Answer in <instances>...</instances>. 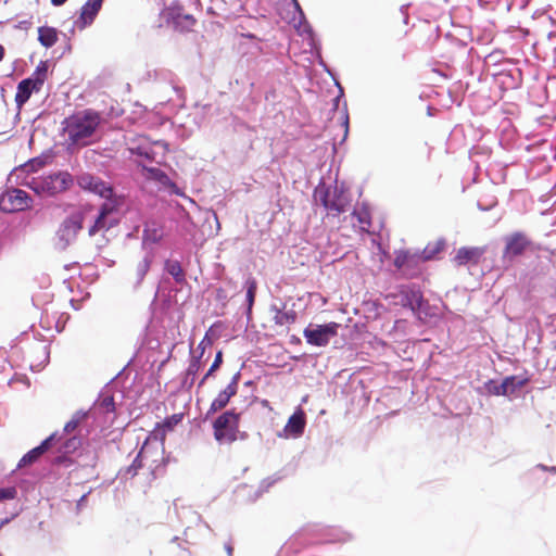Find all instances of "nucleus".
<instances>
[{"mask_svg": "<svg viewBox=\"0 0 556 556\" xmlns=\"http://www.w3.org/2000/svg\"><path fill=\"white\" fill-rule=\"evenodd\" d=\"M89 410H91V414L93 415L97 414L98 410L103 414L114 413V395L103 391L100 392L98 399L94 401L93 405Z\"/></svg>", "mask_w": 556, "mask_h": 556, "instance_id": "nucleus-17", "label": "nucleus"}, {"mask_svg": "<svg viewBox=\"0 0 556 556\" xmlns=\"http://www.w3.org/2000/svg\"><path fill=\"white\" fill-rule=\"evenodd\" d=\"M104 0H87L80 9L79 22L83 27L93 23L100 12Z\"/></svg>", "mask_w": 556, "mask_h": 556, "instance_id": "nucleus-15", "label": "nucleus"}, {"mask_svg": "<svg viewBox=\"0 0 556 556\" xmlns=\"http://www.w3.org/2000/svg\"><path fill=\"white\" fill-rule=\"evenodd\" d=\"M314 197L320 202L325 210L341 214L345 212V205L338 200H331L330 187L320 182L314 190Z\"/></svg>", "mask_w": 556, "mask_h": 556, "instance_id": "nucleus-11", "label": "nucleus"}, {"mask_svg": "<svg viewBox=\"0 0 556 556\" xmlns=\"http://www.w3.org/2000/svg\"><path fill=\"white\" fill-rule=\"evenodd\" d=\"M248 438V433L247 432H240L238 433V439L240 440H245Z\"/></svg>", "mask_w": 556, "mask_h": 556, "instance_id": "nucleus-61", "label": "nucleus"}, {"mask_svg": "<svg viewBox=\"0 0 556 556\" xmlns=\"http://www.w3.org/2000/svg\"><path fill=\"white\" fill-rule=\"evenodd\" d=\"M399 303L402 307L410 309L420 320L432 316L428 300L416 286L402 287L399 293Z\"/></svg>", "mask_w": 556, "mask_h": 556, "instance_id": "nucleus-4", "label": "nucleus"}, {"mask_svg": "<svg viewBox=\"0 0 556 556\" xmlns=\"http://www.w3.org/2000/svg\"><path fill=\"white\" fill-rule=\"evenodd\" d=\"M503 381L506 382L505 388L507 390V395L509 396L523 388L529 382V379L519 376H507L503 379Z\"/></svg>", "mask_w": 556, "mask_h": 556, "instance_id": "nucleus-33", "label": "nucleus"}, {"mask_svg": "<svg viewBox=\"0 0 556 556\" xmlns=\"http://www.w3.org/2000/svg\"><path fill=\"white\" fill-rule=\"evenodd\" d=\"M74 185V177L67 170H59L45 177L36 184L33 190L36 193L55 195L67 191Z\"/></svg>", "mask_w": 556, "mask_h": 556, "instance_id": "nucleus-5", "label": "nucleus"}, {"mask_svg": "<svg viewBox=\"0 0 556 556\" xmlns=\"http://www.w3.org/2000/svg\"><path fill=\"white\" fill-rule=\"evenodd\" d=\"M409 257H410V250L397 251L395 254L393 264L397 269L409 268Z\"/></svg>", "mask_w": 556, "mask_h": 556, "instance_id": "nucleus-39", "label": "nucleus"}, {"mask_svg": "<svg viewBox=\"0 0 556 556\" xmlns=\"http://www.w3.org/2000/svg\"><path fill=\"white\" fill-rule=\"evenodd\" d=\"M291 342L300 343V342H301V340H300L298 337L292 336V337H291Z\"/></svg>", "mask_w": 556, "mask_h": 556, "instance_id": "nucleus-62", "label": "nucleus"}, {"mask_svg": "<svg viewBox=\"0 0 556 556\" xmlns=\"http://www.w3.org/2000/svg\"><path fill=\"white\" fill-rule=\"evenodd\" d=\"M91 415V410L79 409L74 413L72 418L65 424L63 434H70L77 430V428L86 421Z\"/></svg>", "mask_w": 556, "mask_h": 556, "instance_id": "nucleus-22", "label": "nucleus"}, {"mask_svg": "<svg viewBox=\"0 0 556 556\" xmlns=\"http://www.w3.org/2000/svg\"><path fill=\"white\" fill-rule=\"evenodd\" d=\"M202 357L201 355H192L189 366L186 370L185 378L182 380V384H187L189 377H197V374L201 369L202 366Z\"/></svg>", "mask_w": 556, "mask_h": 556, "instance_id": "nucleus-36", "label": "nucleus"}, {"mask_svg": "<svg viewBox=\"0 0 556 556\" xmlns=\"http://www.w3.org/2000/svg\"><path fill=\"white\" fill-rule=\"evenodd\" d=\"M101 198L105 201L100 205L98 213L105 217H109L111 214L117 212L124 203V197L117 194L114 189H111V195Z\"/></svg>", "mask_w": 556, "mask_h": 556, "instance_id": "nucleus-16", "label": "nucleus"}, {"mask_svg": "<svg viewBox=\"0 0 556 556\" xmlns=\"http://www.w3.org/2000/svg\"><path fill=\"white\" fill-rule=\"evenodd\" d=\"M149 172L154 174V173H159L160 169H157V168H150Z\"/></svg>", "mask_w": 556, "mask_h": 556, "instance_id": "nucleus-64", "label": "nucleus"}, {"mask_svg": "<svg viewBox=\"0 0 556 556\" xmlns=\"http://www.w3.org/2000/svg\"><path fill=\"white\" fill-rule=\"evenodd\" d=\"M195 377H189L187 384H184V387L191 388L194 383Z\"/></svg>", "mask_w": 556, "mask_h": 556, "instance_id": "nucleus-58", "label": "nucleus"}, {"mask_svg": "<svg viewBox=\"0 0 556 556\" xmlns=\"http://www.w3.org/2000/svg\"><path fill=\"white\" fill-rule=\"evenodd\" d=\"M424 256L421 251H416V252H412L410 251V257H409V268L410 267H416L418 266L420 263L425 262L424 261Z\"/></svg>", "mask_w": 556, "mask_h": 556, "instance_id": "nucleus-47", "label": "nucleus"}, {"mask_svg": "<svg viewBox=\"0 0 556 556\" xmlns=\"http://www.w3.org/2000/svg\"><path fill=\"white\" fill-rule=\"evenodd\" d=\"M163 238V230L155 223H147L142 232V245L159 243Z\"/></svg>", "mask_w": 556, "mask_h": 556, "instance_id": "nucleus-21", "label": "nucleus"}, {"mask_svg": "<svg viewBox=\"0 0 556 556\" xmlns=\"http://www.w3.org/2000/svg\"><path fill=\"white\" fill-rule=\"evenodd\" d=\"M245 289H247V294H245L247 311H245V315H247L248 319H250L251 315H252V308H253V305H254V302H255L256 290H257V282H256L255 278L249 277L245 280Z\"/></svg>", "mask_w": 556, "mask_h": 556, "instance_id": "nucleus-25", "label": "nucleus"}, {"mask_svg": "<svg viewBox=\"0 0 556 556\" xmlns=\"http://www.w3.org/2000/svg\"><path fill=\"white\" fill-rule=\"evenodd\" d=\"M5 54V49L2 45H0V62L3 60Z\"/></svg>", "mask_w": 556, "mask_h": 556, "instance_id": "nucleus-60", "label": "nucleus"}, {"mask_svg": "<svg viewBox=\"0 0 556 556\" xmlns=\"http://www.w3.org/2000/svg\"><path fill=\"white\" fill-rule=\"evenodd\" d=\"M292 7L294 9V12L298 14V12L302 11L303 9L301 8L299 1H295L292 3Z\"/></svg>", "mask_w": 556, "mask_h": 556, "instance_id": "nucleus-57", "label": "nucleus"}, {"mask_svg": "<svg viewBox=\"0 0 556 556\" xmlns=\"http://www.w3.org/2000/svg\"><path fill=\"white\" fill-rule=\"evenodd\" d=\"M81 438L78 435H72L65 439L59 448L60 455L55 456L52 460L53 465H63L65 467H70L73 464V460L68 456V454L74 453L81 446Z\"/></svg>", "mask_w": 556, "mask_h": 556, "instance_id": "nucleus-12", "label": "nucleus"}, {"mask_svg": "<svg viewBox=\"0 0 556 556\" xmlns=\"http://www.w3.org/2000/svg\"><path fill=\"white\" fill-rule=\"evenodd\" d=\"M303 26V33L309 36L311 41H315V34L312 26L306 21V16L304 11L298 12V24H294V27L300 31V27Z\"/></svg>", "mask_w": 556, "mask_h": 556, "instance_id": "nucleus-38", "label": "nucleus"}, {"mask_svg": "<svg viewBox=\"0 0 556 556\" xmlns=\"http://www.w3.org/2000/svg\"><path fill=\"white\" fill-rule=\"evenodd\" d=\"M17 496V489L15 486L0 488V503L4 501L14 500Z\"/></svg>", "mask_w": 556, "mask_h": 556, "instance_id": "nucleus-43", "label": "nucleus"}, {"mask_svg": "<svg viewBox=\"0 0 556 556\" xmlns=\"http://www.w3.org/2000/svg\"><path fill=\"white\" fill-rule=\"evenodd\" d=\"M223 364V352L222 351H218L215 355V358L211 365V367L208 368V370L205 372V375L203 376V378L201 379V381L199 382V387H202L204 384V382L211 377L213 376V374L219 369V367L222 366Z\"/></svg>", "mask_w": 556, "mask_h": 556, "instance_id": "nucleus-41", "label": "nucleus"}, {"mask_svg": "<svg viewBox=\"0 0 556 556\" xmlns=\"http://www.w3.org/2000/svg\"><path fill=\"white\" fill-rule=\"evenodd\" d=\"M85 213L75 211L65 216L55 230L52 239L53 249L58 252H65L75 243L78 233L84 228Z\"/></svg>", "mask_w": 556, "mask_h": 556, "instance_id": "nucleus-2", "label": "nucleus"}, {"mask_svg": "<svg viewBox=\"0 0 556 556\" xmlns=\"http://www.w3.org/2000/svg\"><path fill=\"white\" fill-rule=\"evenodd\" d=\"M152 263V257L146 255L142 261H140L136 268L137 280L135 282V288H138L143 281L146 275L148 274Z\"/></svg>", "mask_w": 556, "mask_h": 556, "instance_id": "nucleus-35", "label": "nucleus"}, {"mask_svg": "<svg viewBox=\"0 0 556 556\" xmlns=\"http://www.w3.org/2000/svg\"><path fill=\"white\" fill-rule=\"evenodd\" d=\"M240 413L235 408L223 412L212 422L213 435L218 444H231L238 440Z\"/></svg>", "mask_w": 556, "mask_h": 556, "instance_id": "nucleus-3", "label": "nucleus"}, {"mask_svg": "<svg viewBox=\"0 0 556 556\" xmlns=\"http://www.w3.org/2000/svg\"><path fill=\"white\" fill-rule=\"evenodd\" d=\"M505 387H506V382H504L503 380L502 381H497V380H494V379H489L488 381H485L483 383L482 390L488 395L508 396L507 395V390H506Z\"/></svg>", "mask_w": 556, "mask_h": 556, "instance_id": "nucleus-27", "label": "nucleus"}, {"mask_svg": "<svg viewBox=\"0 0 556 556\" xmlns=\"http://www.w3.org/2000/svg\"><path fill=\"white\" fill-rule=\"evenodd\" d=\"M211 344H212V340L208 338V336L206 333L205 337L202 339V341L198 345V350H200L199 355H201V357L204 354L206 345H211Z\"/></svg>", "mask_w": 556, "mask_h": 556, "instance_id": "nucleus-49", "label": "nucleus"}, {"mask_svg": "<svg viewBox=\"0 0 556 556\" xmlns=\"http://www.w3.org/2000/svg\"><path fill=\"white\" fill-rule=\"evenodd\" d=\"M146 444H147V442H144L143 446L138 452V454L136 455V457L134 458L131 464L129 466H127L126 468L119 470L118 475H119L121 479L127 480V479H130V478H134L135 476H137L138 470L142 467L141 457H142V453H143V448H144Z\"/></svg>", "mask_w": 556, "mask_h": 556, "instance_id": "nucleus-24", "label": "nucleus"}, {"mask_svg": "<svg viewBox=\"0 0 556 556\" xmlns=\"http://www.w3.org/2000/svg\"><path fill=\"white\" fill-rule=\"evenodd\" d=\"M331 200H338L342 202V192L339 191L337 187L333 189V191H331Z\"/></svg>", "mask_w": 556, "mask_h": 556, "instance_id": "nucleus-54", "label": "nucleus"}, {"mask_svg": "<svg viewBox=\"0 0 556 556\" xmlns=\"http://www.w3.org/2000/svg\"><path fill=\"white\" fill-rule=\"evenodd\" d=\"M271 311L276 313L274 320L276 325L283 326L293 324L296 319V313L293 309L283 312L278 308L276 305L271 306Z\"/></svg>", "mask_w": 556, "mask_h": 556, "instance_id": "nucleus-29", "label": "nucleus"}, {"mask_svg": "<svg viewBox=\"0 0 556 556\" xmlns=\"http://www.w3.org/2000/svg\"><path fill=\"white\" fill-rule=\"evenodd\" d=\"M484 253V249L478 247H462L454 256L457 266H465L469 263L478 264Z\"/></svg>", "mask_w": 556, "mask_h": 556, "instance_id": "nucleus-13", "label": "nucleus"}, {"mask_svg": "<svg viewBox=\"0 0 556 556\" xmlns=\"http://www.w3.org/2000/svg\"><path fill=\"white\" fill-rule=\"evenodd\" d=\"M67 0H51L52 5L54 7H61L63 5Z\"/></svg>", "mask_w": 556, "mask_h": 556, "instance_id": "nucleus-56", "label": "nucleus"}, {"mask_svg": "<svg viewBox=\"0 0 556 556\" xmlns=\"http://www.w3.org/2000/svg\"><path fill=\"white\" fill-rule=\"evenodd\" d=\"M101 122V116L91 109L77 112L64 121V131L75 146H86Z\"/></svg>", "mask_w": 556, "mask_h": 556, "instance_id": "nucleus-1", "label": "nucleus"}, {"mask_svg": "<svg viewBox=\"0 0 556 556\" xmlns=\"http://www.w3.org/2000/svg\"><path fill=\"white\" fill-rule=\"evenodd\" d=\"M446 242L443 238L438 239L435 242L428 243L421 251L424 261L433 260L445 247Z\"/></svg>", "mask_w": 556, "mask_h": 556, "instance_id": "nucleus-32", "label": "nucleus"}, {"mask_svg": "<svg viewBox=\"0 0 556 556\" xmlns=\"http://www.w3.org/2000/svg\"><path fill=\"white\" fill-rule=\"evenodd\" d=\"M96 460H97V455L93 453V454H92V457H91V465H92V466H94Z\"/></svg>", "mask_w": 556, "mask_h": 556, "instance_id": "nucleus-63", "label": "nucleus"}, {"mask_svg": "<svg viewBox=\"0 0 556 556\" xmlns=\"http://www.w3.org/2000/svg\"><path fill=\"white\" fill-rule=\"evenodd\" d=\"M170 15L182 29H190L195 24V18L191 14L184 13L180 8L172 9Z\"/></svg>", "mask_w": 556, "mask_h": 556, "instance_id": "nucleus-28", "label": "nucleus"}, {"mask_svg": "<svg viewBox=\"0 0 556 556\" xmlns=\"http://www.w3.org/2000/svg\"><path fill=\"white\" fill-rule=\"evenodd\" d=\"M182 514L189 515L191 518V521L198 522V521L202 520L201 516L197 511L191 510L190 508H184Z\"/></svg>", "mask_w": 556, "mask_h": 556, "instance_id": "nucleus-51", "label": "nucleus"}, {"mask_svg": "<svg viewBox=\"0 0 556 556\" xmlns=\"http://www.w3.org/2000/svg\"><path fill=\"white\" fill-rule=\"evenodd\" d=\"M311 46H312L313 49L317 50L318 64L324 68L325 72H327L333 79H336L334 74L328 67L327 63L321 58V54H320V51H319V47L316 46L315 41H314V43H313V41H311Z\"/></svg>", "mask_w": 556, "mask_h": 556, "instance_id": "nucleus-45", "label": "nucleus"}, {"mask_svg": "<svg viewBox=\"0 0 556 556\" xmlns=\"http://www.w3.org/2000/svg\"><path fill=\"white\" fill-rule=\"evenodd\" d=\"M351 539V535L340 529L330 530L329 536L326 540L329 543L346 542Z\"/></svg>", "mask_w": 556, "mask_h": 556, "instance_id": "nucleus-42", "label": "nucleus"}, {"mask_svg": "<svg viewBox=\"0 0 556 556\" xmlns=\"http://www.w3.org/2000/svg\"><path fill=\"white\" fill-rule=\"evenodd\" d=\"M74 181L81 190L99 197L111 195V189H113L109 182L91 173H80L74 178Z\"/></svg>", "mask_w": 556, "mask_h": 556, "instance_id": "nucleus-9", "label": "nucleus"}, {"mask_svg": "<svg viewBox=\"0 0 556 556\" xmlns=\"http://www.w3.org/2000/svg\"><path fill=\"white\" fill-rule=\"evenodd\" d=\"M116 223L109 222L108 217L103 216L102 214L98 213L97 217L94 218L93 224L88 229V235L90 237L96 236L100 230H109L113 226H115Z\"/></svg>", "mask_w": 556, "mask_h": 556, "instance_id": "nucleus-30", "label": "nucleus"}, {"mask_svg": "<svg viewBox=\"0 0 556 556\" xmlns=\"http://www.w3.org/2000/svg\"><path fill=\"white\" fill-rule=\"evenodd\" d=\"M63 439V434H59L58 432L51 433L37 447L41 452V454L47 453L56 442H60Z\"/></svg>", "mask_w": 556, "mask_h": 556, "instance_id": "nucleus-40", "label": "nucleus"}, {"mask_svg": "<svg viewBox=\"0 0 556 556\" xmlns=\"http://www.w3.org/2000/svg\"><path fill=\"white\" fill-rule=\"evenodd\" d=\"M531 240L521 231L513 232L505 238V247L502 254V263L505 267L513 265L515 260L521 256L530 247Z\"/></svg>", "mask_w": 556, "mask_h": 556, "instance_id": "nucleus-6", "label": "nucleus"}, {"mask_svg": "<svg viewBox=\"0 0 556 556\" xmlns=\"http://www.w3.org/2000/svg\"><path fill=\"white\" fill-rule=\"evenodd\" d=\"M182 420V414H173L169 417H166L161 425H157V428L161 430V439L164 440L165 433L167 431L174 430V428Z\"/></svg>", "mask_w": 556, "mask_h": 556, "instance_id": "nucleus-34", "label": "nucleus"}, {"mask_svg": "<svg viewBox=\"0 0 556 556\" xmlns=\"http://www.w3.org/2000/svg\"><path fill=\"white\" fill-rule=\"evenodd\" d=\"M58 29L51 26H40L38 28V41L45 48L53 47L58 41Z\"/></svg>", "mask_w": 556, "mask_h": 556, "instance_id": "nucleus-20", "label": "nucleus"}, {"mask_svg": "<svg viewBox=\"0 0 556 556\" xmlns=\"http://www.w3.org/2000/svg\"><path fill=\"white\" fill-rule=\"evenodd\" d=\"M20 511L12 514L10 517H7L0 521V529L10 523L14 518L18 516Z\"/></svg>", "mask_w": 556, "mask_h": 556, "instance_id": "nucleus-53", "label": "nucleus"}, {"mask_svg": "<svg viewBox=\"0 0 556 556\" xmlns=\"http://www.w3.org/2000/svg\"><path fill=\"white\" fill-rule=\"evenodd\" d=\"M41 87L33 83L27 78L22 79L17 84L16 93H15V103L17 110H22V108L28 102L31 94L34 92H39Z\"/></svg>", "mask_w": 556, "mask_h": 556, "instance_id": "nucleus-14", "label": "nucleus"}, {"mask_svg": "<svg viewBox=\"0 0 556 556\" xmlns=\"http://www.w3.org/2000/svg\"><path fill=\"white\" fill-rule=\"evenodd\" d=\"M343 126H344V137H343V140L346 138L348 136V132H349V113H348V104L346 102H344V111H343V122H342Z\"/></svg>", "mask_w": 556, "mask_h": 556, "instance_id": "nucleus-48", "label": "nucleus"}, {"mask_svg": "<svg viewBox=\"0 0 556 556\" xmlns=\"http://www.w3.org/2000/svg\"><path fill=\"white\" fill-rule=\"evenodd\" d=\"M240 378H241V372L240 371H237L230 382L228 383V386L224 389L226 392H228L229 394H231L232 396H235L238 392V383L240 381Z\"/></svg>", "mask_w": 556, "mask_h": 556, "instance_id": "nucleus-44", "label": "nucleus"}, {"mask_svg": "<svg viewBox=\"0 0 556 556\" xmlns=\"http://www.w3.org/2000/svg\"><path fill=\"white\" fill-rule=\"evenodd\" d=\"M306 426V416L302 408H298L288 419L285 428L281 432H279V437H283L286 439L300 438Z\"/></svg>", "mask_w": 556, "mask_h": 556, "instance_id": "nucleus-10", "label": "nucleus"}, {"mask_svg": "<svg viewBox=\"0 0 556 556\" xmlns=\"http://www.w3.org/2000/svg\"><path fill=\"white\" fill-rule=\"evenodd\" d=\"M51 160V151L42 152L40 155L28 160L22 167L26 173H36L45 167Z\"/></svg>", "mask_w": 556, "mask_h": 556, "instance_id": "nucleus-19", "label": "nucleus"}, {"mask_svg": "<svg viewBox=\"0 0 556 556\" xmlns=\"http://www.w3.org/2000/svg\"><path fill=\"white\" fill-rule=\"evenodd\" d=\"M49 70V63L48 61H40L39 64L36 66L35 71L29 77H26L29 80H33L36 85L39 87H42L45 84V80L47 79Z\"/></svg>", "mask_w": 556, "mask_h": 556, "instance_id": "nucleus-31", "label": "nucleus"}, {"mask_svg": "<svg viewBox=\"0 0 556 556\" xmlns=\"http://www.w3.org/2000/svg\"><path fill=\"white\" fill-rule=\"evenodd\" d=\"M225 547V551L227 553L228 556H232V553H233V547L230 543H225L224 545Z\"/></svg>", "mask_w": 556, "mask_h": 556, "instance_id": "nucleus-55", "label": "nucleus"}, {"mask_svg": "<svg viewBox=\"0 0 556 556\" xmlns=\"http://www.w3.org/2000/svg\"><path fill=\"white\" fill-rule=\"evenodd\" d=\"M164 269L173 277L176 283L181 285L186 281L185 271L177 260L165 261Z\"/></svg>", "mask_w": 556, "mask_h": 556, "instance_id": "nucleus-26", "label": "nucleus"}, {"mask_svg": "<svg viewBox=\"0 0 556 556\" xmlns=\"http://www.w3.org/2000/svg\"><path fill=\"white\" fill-rule=\"evenodd\" d=\"M42 455L43 454H41L37 446L31 448L26 454H24L23 457L20 459L17 468H23L35 464Z\"/></svg>", "mask_w": 556, "mask_h": 556, "instance_id": "nucleus-37", "label": "nucleus"}, {"mask_svg": "<svg viewBox=\"0 0 556 556\" xmlns=\"http://www.w3.org/2000/svg\"><path fill=\"white\" fill-rule=\"evenodd\" d=\"M535 468L542 470V471H546V472H549L552 475H556V466H546L544 464H538L535 466Z\"/></svg>", "mask_w": 556, "mask_h": 556, "instance_id": "nucleus-52", "label": "nucleus"}, {"mask_svg": "<svg viewBox=\"0 0 556 556\" xmlns=\"http://www.w3.org/2000/svg\"><path fill=\"white\" fill-rule=\"evenodd\" d=\"M134 152L138 156H141V157H143V159H146V160H148L150 162H152L153 159H154L153 157L154 152L151 151V150H148V149H146L143 147H137Z\"/></svg>", "mask_w": 556, "mask_h": 556, "instance_id": "nucleus-46", "label": "nucleus"}, {"mask_svg": "<svg viewBox=\"0 0 556 556\" xmlns=\"http://www.w3.org/2000/svg\"><path fill=\"white\" fill-rule=\"evenodd\" d=\"M231 397V394H229L225 390H222L218 393V395L212 401L211 406L204 416V420H207L213 414L224 409L228 405Z\"/></svg>", "mask_w": 556, "mask_h": 556, "instance_id": "nucleus-23", "label": "nucleus"}, {"mask_svg": "<svg viewBox=\"0 0 556 556\" xmlns=\"http://www.w3.org/2000/svg\"><path fill=\"white\" fill-rule=\"evenodd\" d=\"M285 475H281V472H276L270 477H267L263 479L256 490L252 493H249V496L252 502L257 501L265 492H267L275 483L280 481Z\"/></svg>", "mask_w": 556, "mask_h": 556, "instance_id": "nucleus-18", "label": "nucleus"}, {"mask_svg": "<svg viewBox=\"0 0 556 556\" xmlns=\"http://www.w3.org/2000/svg\"><path fill=\"white\" fill-rule=\"evenodd\" d=\"M334 85L339 89V94L333 99V108L337 109L338 105H339V101L344 96V91H343V88H342L341 84L337 79H334Z\"/></svg>", "mask_w": 556, "mask_h": 556, "instance_id": "nucleus-50", "label": "nucleus"}, {"mask_svg": "<svg viewBox=\"0 0 556 556\" xmlns=\"http://www.w3.org/2000/svg\"><path fill=\"white\" fill-rule=\"evenodd\" d=\"M31 197L25 190L11 188L0 195V211L15 213L27 210L31 205Z\"/></svg>", "mask_w": 556, "mask_h": 556, "instance_id": "nucleus-8", "label": "nucleus"}, {"mask_svg": "<svg viewBox=\"0 0 556 556\" xmlns=\"http://www.w3.org/2000/svg\"><path fill=\"white\" fill-rule=\"evenodd\" d=\"M477 206H478V208H479L480 211H489V210L492 207V205L484 206V205H482V204H481V202H478V203H477Z\"/></svg>", "mask_w": 556, "mask_h": 556, "instance_id": "nucleus-59", "label": "nucleus"}, {"mask_svg": "<svg viewBox=\"0 0 556 556\" xmlns=\"http://www.w3.org/2000/svg\"><path fill=\"white\" fill-rule=\"evenodd\" d=\"M340 325L330 321L323 325L309 324L304 330L303 336L306 342L314 346H326L330 339L338 334Z\"/></svg>", "mask_w": 556, "mask_h": 556, "instance_id": "nucleus-7", "label": "nucleus"}]
</instances>
